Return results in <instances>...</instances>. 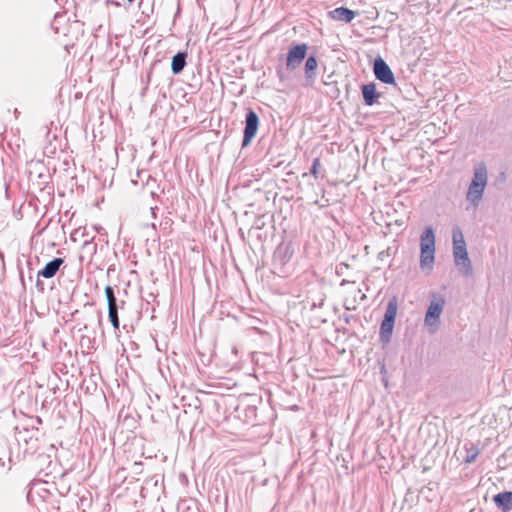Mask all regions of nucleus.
<instances>
[{
  "label": "nucleus",
  "instance_id": "nucleus-1",
  "mask_svg": "<svg viewBox=\"0 0 512 512\" xmlns=\"http://www.w3.org/2000/svg\"><path fill=\"white\" fill-rule=\"evenodd\" d=\"M487 182L488 170L485 163H477L474 166L473 177L466 193V200L473 208H477L482 201Z\"/></svg>",
  "mask_w": 512,
  "mask_h": 512
},
{
  "label": "nucleus",
  "instance_id": "nucleus-2",
  "mask_svg": "<svg viewBox=\"0 0 512 512\" xmlns=\"http://www.w3.org/2000/svg\"><path fill=\"white\" fill-rule=\"evenodd\" d=\"M452 240L455 266L464 276H470L472 274V264L468 256L463 233L459 227L453 228Z\"/></svg>",
  "mask_w": 512,
  "mask_h": 512
},
{
  "label": "nucleus",
  "instance_id": "nucleus-3",
  "mask_svg": "<svg viewBox=\"0 0 512 512\" xmlns=\"http://www.w3.org/2000/svg\"><path fill=\"white\" fill-rule=\"evenodd\" d=\"M435 259V234L432 227H425L420 237V267L432 269Z\"/></svg>",
  "mask_w": 512,
  "mask_h": 512
},
{
  "label": "nucleus",
  "instance_id": "nucleus-4",
  "mask_svg": "<svg viewBox=\"0 0 512 512\" xmlns=\"http://www.w3.org/2000/svg\"><path fill=\"white\" fill-rule=\"evenodd\" d=\"M398 310V303L396 298H392L388 301L386 310L384 313V318L380 325V332L379 337L380 341L384 344H387L390 342L393 328L395 324V319L397 315Z\"/></svg>",
  "mask_w": 512,
  "mask_h": 512
},
{
  "label": "nucleus",
  "instance_id": "nucleus-5",
  "mask_svg": "<svg viewBox=\"0 0 512 512\" xmlns=\"http://www.w3.org/2000/svg\"><path fill=\"white\" fill-rule=\"evenodd\" d=\"M259 128V117L257 113L252 110L248 109L246 116H245V127L243 131V140H242V147H247L250 145L252 140L257 134Z\"/></svg>",
  "mask_w": 512,
  "mask_h": 512
},
{
  "label": "nucleus",
  "instance_id": "nucleus-6",
  "mask_svg": "<svg viewBox=\"0 0 512 512\" xmlns=\"http://www.w3.org/2000/svg\"><path fill=\"white\" fill-rule=\"evenodd\" d=\"M308 46L305 43L296 44L288 51L286 58V67L294 70L300 66L307 54Z\"/></svg>",
  "mask_w": 512,
  "mask_h": 512
},
{
  "label": "nucleus",
  "instance_id": "nucleus-7",
  "mask_svg": "<svg viewBox=\"0 0 512 512\" xmlns=\"http://www.w3.org/2000/svg\"><path fill=\"white\" fill-rule=\"evenodd\" d=\"M444 305L445 300L442 297H434L431 300L425 315V324L427 326H438Z\"/></svg>",
  "mask_w": 512,
  "mask_h": 512
},
{
  "label": "nucleus",
  "instance_id": "nucleus-8",
  "mask_svg": "<svg viewBox=\"0 0 512 512\" xmlns=\"http://www.w3.org/2000/svg\"><path fill=\"white\" fill-rule=\"evenodd\" d=\"M373 71L376 79L382 83L395 84V77L391 68L381 57L374 60Z\"/></svg>",
  "mask_w": 512,
  "mask_h": 512
},
{
  "label": "nucleus",
  "instance_id": "nucleus-9",
  "mask_svg": "<svg viewBox=\"0 0 512 512\" xmlns=\"http://www.w3.org/2000/svg\"><path fill=\"white\" fill-rule=\"evenodd\" d=\"M361 91H362L364 103L367 106L374 105L381 96V94L379 92H377L376 85L374 82H370L368 84H363L361 86Z\"/></svg>",
  "mask_w": 512,
  "mask_h": 512
},
{
  "label": "nucleus",
  "instance_id": "nucleus-10",
  "mask_svg": "<svg viewBox=\"0 0 512 512\" xmlns=\"http://www.w3.org/2000/svg\"><path fill=\"white\" fill-rule=\"evenodd\" d=\"M356 16V12L346 7H338L329 12V17L335 21L350 23Z\"/></svg>",
  "mask_w": 512,
  "mask_h": 512
},
{
  "label": "nucleus",
  "instance_id": "nucleus-11",
  "mask_svg": "<svg viewBox=\"0 0 512 512\" xmlns=\"http://www.w3.org/2000/svg\"><path fill=\"white\" fill-rule=\"evenodd\" d=\"M63 263L64 260L62 258H54L46 263L44 268L38 272V277H43L45 279L54 277Z\"/></svg>",
  "mask_w": 512,
  "mask_h": 512
},
{
  "label": "nucleus",
  "instance_id": "nucleus-12",
  "mask_svg": "<svg viewBox=\"0 0 512 512\" xmlns=\"http://www.w3.org/2000/svg\"><path fill=\"white\" fill-rule=\"evenodd\" d=\"M493 501L495 505L502 512H509L512 510V491H505L498 493L494 496Z\"/></svg>",
  "mask_w": 512,
  "mask_h": 512
},
{
  "label": "nucleus",
  "instance_id": "nucleus-13",
  "mask_svg": "<svg viewBox=\"0 0 512 512\" xmlns=\"http://www.w3.org/2000/svg\"><path fill=\"white\" fill-rule=\"evenodd\" d=\"M187 57L188 54L185 51H179L172 57L171 71L174 75L182 73L187 65Z\"/></svg>",
  "mask_w": 512,
  "mask_h": 512
},
{
  "label": "nucleus",
  "instance_id": "nucleus-14",
  "mask_svg": "<svg viewBox=\"0 0 512 512\" xmlns=\"http://www.w3.org/2000/svg\"><path fill=\"white\" fill-rule=\"evenodd\" d=\"M318 62L315 56L311 55L305 62V76L307 79H314L316 76V69Z\"/></svg>",
  "mask_w": 512,
  "mask_h": 512
},
{
  "label": "nucleus",
  "instance_id": "nucleus-15",
  "mask_svg": "<svg viewBox=\"0 0 512 512\" xmlns=\"http://www.w3.org/2000/svg\"><path fill=\"white\" fill-rule=\"evenodd\" d=\"M105 296L107 299L108 311L118 310L119 306L117 303V298H116V295L114 292V288L112 286L108 285L105 287Z\"/></svg>",
  "mask_w": 512,
  "mask_h": 512
},
{
  "label": "nucleus",
  "instance_id": "nucleus-16",
  "mask_svg": "<svg viewBox=\"0 0 512 512\" xmlns=\"http://www.w3.org/2000/svg\"><path fill=\"white\" fill-rule=\"evenodd\" d=\"M109 320L115 330L119 329L120 321L118 316V310L108 311Z\"/></svg>",
  "mask_w": 512,
  "mask_h": 512
},
{
  "label": "nucleus",
  "instance_id": "nucleus-17",
  "mask_svg": "<svg viewBox=\"0 0 512 512\" xmlns=\"http://www.w3.org/2000/svg\"><path fill=\"white\" fill-rule=\"evenodd\" d=\"M289 257L287 256V250H285L284 254L282 255V248L279 247L275 252V259L280 260L281 264H285L286 260Z\"/></svg>",
  "mask_w": 512,
  "mask_h": 512
},
{
  "label": "nucleus",
  "instance_id": "nucleus-18",
  "mask_svg": "<svg viewBox=\"0 0 512 512\" xmlns=\"http://www.w3.org/2000/svg\"><path fill=\"white\" fill-rule=\"evenodd\" d=\"M477 456H478V450H476V449L468 450L467 455L465 457V462L472 463L475 461Z\"/></svg>",
  "mask_w": 512,
  "mask_h": 512
},
{
  "label": "nucleus",
  "instance_id": "nucleus-19",
  "mask_svg": "<svg viewBox=\"0 0 512 512\" xmlns=\"http://www.w3.org/2000/svg\"><path fill=\"white\" fill-rule=\"evenodd\" d=\"M321 166L320 160L318 158H315L312 162V166L310 168V173L317 178L318 177V169Z\"/></svg>",
  "mask_w": 512,
  "mask_h": 512
},
{
  "label": "nucleus",
  "instance_id": "nucleus-20",
  "mask_svg": "<svg viewBox=\"0 0 512 512\" xmlns=\"http://www.w3.org/2000/svg\"><path fill=\"white\" fill-rule=\"evenodd\" d=\"M154 210H155V208H151V212L155 216V211Z\"/></svg>",
  "mask_w": 512,
  "mask_h": 512
},
{
  "label": "nucleus",
  "instance_id": "nucleus-21",
  "mask_svg": "<svg viewBox=\"0 0 512 512\" xmlns=\"http://www.w3.org/2000/svg\"><path fill=\"white\" fill-rule=\"evenodd\" d=\"M134 0H128L129 3H132Z\"/></svg>",
  "mask_w": 512,
  "mask_h": 512
}]
</instances>
